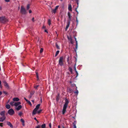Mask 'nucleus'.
<instances>
[{"instance_id": "nucleus-1", "label": "nucleus", "mask_w": 128, "mask_h": 128, "mask_svg": "<svg viewBox=\"0 0 128 128\" xmlns=\"http://www.w3.org/2000/svg\"><path fill=\"white\" fill-rule=\"evenodd\" d=\"M65 102L62 111V114H64L65 113L66 111V108L68 107V104L69 102L67 98L65 99Z\"/></svg>"}, {"instance_id": "nucleus-2", "label": "nucleus", "mask_w": 128, "mask_h": 128, "mask_svg": "<svg viewBox=\"0 0 128 128\" xmlns=\"http://www.w3.org/2000/svg\"><path fill=\"white\" fill-rule=\"evenodd\" d=\"M64 62V57L62 56L60 57L58 61L59 65L61 66H63Z\"/></svg>"}, {"instance_id": "nucleus-3", "label": "nucleus", "mask_w": 128, "mask_h": 128, "mask_svg": "<svg viewBox=\"0 0 128 128\" xmlns=\"http://www.w3.org/2000/svg\"><path fill=\"white\" fill-rule=\"evenodd\" d=\"M8 21V20L4 16L0 17V22L5 23Z\"/></svg>"}, {"instance_id": "nucleus-4", "label": "nucleus", "mask_w": 128, "mask_h": 128, "mask_svg": "<svg viewBox=\"0 0 128 128\" xmlns=\"http://www.w3.org/2000/svg\"><path fill=\"white\" fill-rule=\"evenodd\" d=\"M21 13L23 14H25L26 13V12L25 9L22 6H21L20 10Z\"/></svg>"}, {"instance_id": "nucleus-5", "label": "nucleus", "mask_w": 128, "mask_h": 128, "mask_svg": "<svg viewBox=\"0 0 128 128\" xmlns=\"http://www.w3.org/2000/svg\"><path fill=\"white\" fill-rule=\"evenodd\" d=\"M8 113L10 115L12 116L14 114V111L11 108L8 110Z\"/></svg>"}, {"instance_id": "nucleus-6", "label": "nucleus", "mask_w": 128, "mask_h": 128, "mask_svg": "<svg viewBox=\"0 0 128 128\" xmlns=\"http://www.w3.org/2000/svg\"><path fill=\"white\" fill-rule=\"evenodd\" d=\"M6 116H2L0 117V122H2L6 119Z\"/></svg>"}, {"instance_id": "nucleus-7", "label": "nucleus", "mask_w": 128, "mask_h": 128, "mask_svg": "<svg viewBox=\"0 0 128 128\" xmlns=\"http://www.w3.org/2000/svg\"><path fill=\"white\" fill-rule=\"evenodd\" d=\"M67 24L65 28V30L66 31L69 27L70 23V20H68V22L67 23Z\"/></svg>"}, {"instance_id": "nucleus-8", "label": "nucleus", "mask_w": 128, "mask_h": 128, "mask_svg": "<svg viewBox=\"0 0 128 128\" xmlns=\"http://www.w3.org/2000/svg\"><path fill=\"white\" fill-rule=\"evenodd\" d=\"M3 82L4 84V86L7 88H9V86L6 82L5 81H3Z\"/></svg>"}, {"instance_id": "nucleus-9", "label": "nucleus", "mask_w": 128, "mask_h": 128, "mask_svg": "<svg viewBox=\"0 0 128 128\" xmlns=\"http://www.w3.org/2000/svg\"><path fill=\"white\" fill-rule=\"evenodd\" d=\"M7 124L11 128H13V126L12 124L11 123L9 122H7Z\"/></svg>"}, {"instance_id": "nucleus-10", "label": "nucleus", "mask_w": 128, "mask_h": 128, "mask_svg": "<svg viewBox=\"0 0 128 128\" xmlns=\"http://www.w3.org/2000/svg\"><path fill=\"white\" fill-rule=\"evenodd\" d=\"M5 111H2L0 112V115L2 116H5Z\"/></svg>"}, {"instance_id": "nucleus-11", "label": "nucleus", "mask_w": 128, "mask_h": 128, "mask_svg": "<svg viewBox=\"0 0 128 128\" xmlns=\"http://www.w3.org/2000/svg\"><path fill=\"white\" fill-rule=\"evenodd\" d=\"M21 104V102H14V106H17L18 105L20 104Z\"/></svg>"}, {"instance_id": "nucleus-12", "label": "nucleus", "mask_w": 128, "mask_h": 128, "mask_svg": "<svg viewBox=\"0 0 128 128\" xmlns=\"http://www.w3.org/2000/svg\"><path fill=\"white\" fill-rule=\"evenodd\" d=\"M35 92L34 91H32L30 93V95L29 97L30 98H31L32 95H33L34 93Z\"/></svg>"}, {"instance_id": "nucleus-13", "label": "nucleus", "mask_w": 128, "mask_h": 128, "mask_svg": "<svg viewBox=\"0 0 128 128\" xmlns=\"http://www.w3.org/2000/svg\"><path fill=\"white\" fill-rule=\"evenodd\" d=\"M22 106L21 105H19L17 108H16V109L17 110H20L21 108H22Z\"/></svg>"}, {"instance_id": "nucleus-14", "label": "nucleus", "mask_w": 128, "mask_h": 128, "mask_svg": "<svg viewBox=\"0 0 128 128\" xmlns=\"http://www.w3.org/2000/svg\"><path fill=\"white\" fill-rule=\"evenodd\" d=\"M14 101H18L19 100V99L18 98H14L13 99Z\"/></svg>"}, {"instance_id": "nucleus-15", "label": "nucleus", "mask_w": 128, "mask_h": 128, "mask_svg": "<svg viewBox=\"0 0 128 128\" xmlns=\"http://www.w3.org/2000/svg\"><path fill=\"white\" fill-rule=\"evenodd\" d=\"M68 18L69 19V20H70V21L71 20V16L70 15V14L69 12H68Z\"/></svg>"}, {"instance_id": "nucleus-16", "label": "nucleus", "mask_w": 128, "mask_h": 128, "mask_svg": "<svg viewBox=\"0 0 128 128\" xmlns=\"http://www.w3.org/2000/svg\"><path fill=\"white\" fill-rule=\"evenodd\" d=\"M37 110L34 108L32 112V115H35L36 114V112L37 111Z\"/></svg>"}, {"instance_id": "nucleus-17", "label": "nucleus", "mask_w": 128, "mask_h": 128, "mask_svg": "<svg viewBox=\"0 0 128 128\" xmlns=\"http://www.w3.org/2000/svg\"><path fill=\"white\" fill-rule=\"evenodd\" d=\"M40 105V104H38L37 106H36V107L35 108V109L36 110H38V109L39 108Z\"/></svg>"}, {"instance_id": "nucleus-18", "label": "nucleus", "mask_w": 128, "mask_h": 128, "mask_svg": "<svg viewBox=\"0 0 128 128\" xmlns=\"http://www.w3.org/2000/svg\"><path fill=\"white\" fill-rule=\"evenodd\" d=\"M68 10H70V11L72 10V6L70 4L68 6Z\"/></svg>"}, {"instance_id": "nucleus-19", "label": "nucleus", "mask_w": 128, "mask_h": 128, "mask_svg": "<svg viewBox=\"0 0 128 128\" xmlns=\"http://www.w3.org/2000/svg\"><path fill=\"white\" fill-rule=\"evenodd\" d=\"M6 108L8 109H9L10 108V106L9 104H7L6 106Z\"/></svg>"}, {"instance_id": "nucleus-20", "label": "nucleus", "mask_w": 128, "mask_h": 128, "mask_svg": "<svg viewBox=\"0 0 128 128\" xmlns=\"http://www.w3.org/2000/svg\"><path fill=\"white\" fill-rule=\"evenodd\" d=\"M76 122L75 121L73 123V124L74 126V128H76Z\"/></svg>"}, {"instance_id": "nucleus-21", "label": "nucleus", "mask_w": 128, "mask_h": 128, "mask_svg": "<svg viewBox=\"0 0 128 128\" xmlns=\"http://www.w3.org/2000/svg\"><path fill=\"white\" fill-rule=\"evenodd\" d=\"M46 127V125L45 124H44L41 126V127L42 128H45Z\"/></svg>"}, {"instance_id": "nucleus-22", "label": "nucleus", "mask_w": 128, "mask_h": 128, "mask_svg": "<svg viewBox=\"0 0 128 128\" xmlns=\"http://www.w3.org/2000/svg\"><path fill=\"white\" fill-rule=\"evenodd\" d=\"M14 102H11L10 103V105L12 106H14Z\"/></svg>"}, {"instance_id": "nucleus-23", "label": "nucleus", "mask_w": 128, "mask_h": 128, "mask_svg": "<svg viewBox=\"0 0 128 128\" xmlns=\"http://www.w3.org/2000/svg\"><path fill=\"white\" fill-rule=\"evenodd\" d=\"M60 52V51L59 50H57L56 53V54L55 55V56H56L58 54L59 52Z\"/></svg>"}, {"instance_id": "nucleus-24", "label": "nucleus", "mask_w": 128, "mask_h": 128, "mask_svg": "<svg viewBox=\"0 0 128 128\" xmlns=\"http://www.w3.org/2000/svg\"><path fill=\"white\" fill-rule=\"evenodd\" d=\"M69 70L70 71V72L71 73H72V68L70 67L69 68Z\"/></svg>"}, {"instance_id": "nucleus-25", "label": "nucleus", "mask_w": 128, "mask_h": 128, "mask_svg": "<svg viewBox=\"0 0 128 128\" xmlns=\"http://www.w3.org/2000/svg\"><path fill=\"white\" fill-rule=\"evenodd\" d=\"M68 39L70 40V41H72V38L71 37H69L68 36L67 37Z\"/></svg>"}, {"instance_id": "nucleus-26", "label": "nucleus", "mask_w": 128, "mask_h": 128, "mask_svg": "<svg viewBox=\"0 0 128 128\" xmlns=\"http://www.w3.org/2000/svg\"><path fill=\"white\" fill-rule=\"evenodd\" d=\"M56 48L58 50H60V48L59 46L57 44H56Z\"/></svg>"}, {"instance_id": "nucleus-27", "label": "nucleus", "mask_w": 128, "mask_h": 128, "mask_svg": "<svg viewBox=\"0 0 128 128\" xmlns=\"http://www.w3.org/2000/svg\"><path fill=\"white\" fill-rule=\"evenodd\" d=\"M56 10L55 9H54L52 10V13H55L56 12Z\"/></svg>"}, {"instance_id": "nucleus-28", "label": "nucleus", "mask_w": 128, "mask_h": 128, "mask_svg": "<svg viewBox=\"0 0 128 128\" xmlns=\"http://www.w3.org/2000/svg\"><path fill=\"white\" fill-rule=\"evenodd\" d=\"M48 23L49 25H50L51 24V20H48Z\"/></svg>"}, {"instance_id": "nucleus-29", "label": "nucleus", "mask_w": 128, "mask_h": 128, "mask_svg": "<svg viewBox=\"0 0 128 128\" xmlns=\"http://www.w3.org/2000/svg\"><path fill=\"white\" fill-rule=\"evenodd\" d=\"M39 86V85H36L34 86V88L36 89H37L38 87Z\"/></svg>"}, {"instance_id": "nucleus-30", "label": "nucleus", "mask_w": 128, "mask_h": 128, "mask_svg": "<svg viewBox=\"0 0 128 128\" xmlns=\"http://www.w3.org/2000/svg\"><path fill=\"white\" fill-rule=\"evenodd\" d=\"M77 87H76V91L74 92V93L75 94H78V90H76Z\"/></svg>"}, {"instance_id": "nucleus-31", "label": "nucleus", "mask_w": 128, "mask_h": 128, "mask_svg": "<svg viewBox=\"0 0 128 128\" xmlns=\"http://www.w3.org/2000/svg\"><path fill=\"white\" fill-rule=\"evenodd\" d=\"M30 5L29 4H28L27 5V9L28 10L30 8Z\"/></svg>"}, {"instance_id": "nucleus-32", "label": "nucleus", "mask_w": 128, "mask_h": 128, "mask_svg": "<svg viewBox=\"0 0 128 128\" xmlns=\"http://www.w3.org/2000/svg\"><path fill=\"white\" fill-rule=\"evenodd\" d=\"M26 102H27L29 104L30 106H32V104L30 101L28 100V101Z\"/></svg>"}, {"instance_id": "nucleus-33", "label": "nucleus", "mask_w": 128, "mask_h": 128, "mask_svg": "<svg viewBox=\"0 0 128 128\" xmlns=\"http://www.w3.org/2000/svg\"><path fill=\"white\" fill-rule=\"evenodd\" d=\"M43 49L42 48H41L40 49V53H41L43 51Z\"/></svg>"}, {"instance_id": "nucleus-34", "label": "nucleus", "mask_w": 128, "mask_h": 128, "mask_svg": "<svg viewBox=\"0 0 128 128\" xmlns=\"http://www.w3.org/2000/svg\"><path fill=\"white\" fill-rule=\"evenodd\" d=\"M20 121L22 122V123H24V120L22 118L21 119Z\"/></svg>"}, {"instance_id": "nucleus-35", "label": "nucleus", "mask_w": 128, "mask_h": 128, "mask_svg": "<svg viewBox=\"0 0 128 128\" xmlns=\"http://www.w3.org/2000/svg\"><path fill=\"white\" fill-rule=\"evenodd\" d=\"M22 113L21 112H20L18 113V115L19 116H21L22 115Z\"/></svg>"}, {"instance_id": "nucleus-36", "label": "nucleus", "mask_w": 128, "mask_h": 128, "mask_svg": "<svg viewBox=\"0 0 128 128\" xmlns=\"http://www.w3.org/2000/svg\"><path fill=\"white\" fill-rule=\"evenodd\" d=\"M68 91L69 92H72V90L71 89L69 88L68 90Z\"/></svg>"}, {"instance_id": "nucleus-37", "label": "nucleus", "mask_w": 128, "mask_h": 128, "mask_svg": "<svg viewBox=\"0 0 128 128\" xmlns=\"http://www.w3.org/2000/svg\"><path fill=\"white\" fill-rule=\"evenodd\" d=\"M59 7V6H56L54 8L56 10H57V9H58V8Z\"/></svg>"}, {"instance_id": "nucleus-38", "label": "nucleus", "mask_w": 128, "mask_h": 128, "mask_svg": "<svg viewBox=\"0 0 128 128\" xmlns=\"http://www.w3.org/2000/svg\"><path fill=\"white\" fill-rule=\"evenodd\" d=\"M42 111V110H40L38 111L37 112L38 114H39Z\"/></svg>"}, {"instance_id": "nucleus-39", "label": "nucleus", "mask_w": 128, "mask_h": 128, "mask_svg": "<svg viewBox=\"0 0 128 128\" xmlns=\"http://www.w3.org/2000/svg\"><path fill=\"white\" fill-rule=\"evenodd\" d=\"M40 126L38 125V126H37L36 127V128H40Z\"/></svg>"}, {"instance_id": "nucleus-40", "label": "nucleus", "mask_w": 128, "mask_h": 128, "mask_svg": "<svg viewBox=\"0 0 128 128\" xmlns=\"http://www.w3.org/2000/svg\"><path fill=\"white\" fill-rule=\"evenodd\" d=\"M76 77H77L78 75V73L77 72V71H76Z\"/></svg>"}, {"instance_id": "nucleus-41", "label": "nucleus", "mask_w": 128, "mask_h": 128, "mask_svg": "<svg viewBox=\"0 0 128 128\" xmlns=\"http://www.w3.org/2000/svg\"><path fill=\"white\" fill-rule=\"evenodd\" d=\"M76 24H78V21L77 19V17H76Z\"/></svg>"}, {"instance_id": "nucleus-42", "label": "nucleus", "mask_w": 128, "mask_h": 128, "mask_svg": "<svg viewBox=\"0 0 128 128\" xmlns=\"http://www.w3.org/2000/svg\"><path fill=\"white\" fill-rule=\"evenodd\" d=\"M76 2L77 4H78V0H76Z\"/></svg>"}, {"instance_id": "nucleus-43", "label": "nucleus", "mask_w": 128, "mask_h": 128, "mask_svg": "<svg viewBox=\"0 0 128 128\" xmlns=\"http://www.w3.org/2000/svg\"><path fill=\"white\" fill-rule=\"evenodd\" d=\"M36 75L37 78H38V73L37 72H36Z\"/></svg>"}, {"instance_id": "nucleus-44", "label": "nucleus", "mask_w": 128, "mask_h": 128, "mask_svg": "<svg viewBox=\"0 0 128 128\" xmlns=\"http://www.w3.org/2000/svg\"><path fill=\"white\" fill-rule=\"evenodd\" d=\"M49 126L50 128H51V124L50 123L49 124Z\"/></svg>"}, {"instance_id": "nucleus-45", "label": "nucleus", "mask_w": 128, "mask_h": 128, "mask_svg": "<svg viewBox=\"0 0 128 128\" xmlns=\"http://www.w3.org/2000/svg\"><path fill=\"white\" fill-rule=\"evenodd\" d=\"M3 123H0V126L1 127H2L3 126L2 124Z\"/></svg>"}, {"instance_id": "nucleus-46", "label": "nucleus", "mask_w": 128, "mask_h": 128, "mask_svg": "<svg viewBox=\"0 0 128 128\" xmlns=\"http://www.w3.org/2000/svg\"><path fill=\"white\" fill-rule=\"evenodd\" d=\"M3 92L4 94H7V93L5 91H4Z\"/></svg>"}, {"instance_id": "nucleus-47", "label": "nucleus", "mask_w": 128, "mask_h": 128, "mask_svg": "<svg viewBox=\"0 0 128 128\" xmlns=\"http://www.w3.org/2000/svg\"><path fill=\"white\" fill-rule=\"evenodd\" d=\"M34 18H32V21L33 22H34Z\"/></svg>"}, {"instance_id": "nucleus-48", "label": "nucleus", "mask_w": 128, "mask_h": 128, "mask_svg": "<svg viewBox=\"0 0 128 128\" xmlns=\"http://www.w3.org/2000/svg\"><path fill=\"white\" fill-rule=\"evenodd\" d=\"M78 48V44H76V49H77Z\"/></svg>"}, {"instance_id": "nucleus-49", "label": "nucleus", "mask_w": 128, "mask_h": 128, "mask_svg": "<svg viewBox=\"0 0 128 128\" xmlns=\"http://www.w3.org/2000/svg\"><path fill=\"white\" fill-rule=\"evenodd\" d=\"M75 40L76 41V44H78V43H77V41L76 40V38H75Z\"/></svg>"}, {"instance_id": "nucleus-50", "label": "nucleus", "mask_w": 128, "mask_h": 128, "mask_svg": "<svg viewBox=\"0 0 128 128\" xmlns=\"http://www.w3.org/2000/svg\"><path fill=\"white\" fill-rule=\"evenodd\" d=\"M24 98V100H25L26 101H28V100H27V99H26V98Z\"/></svg>"}, {"instance_id": "nucleus-51", "label": "nucleus", "mask_w": 128, "mask_h": 128, "mask_svg": "<svg viewBox=\"0 0 128 128\" xmlns=\"http://www.w3.org/2000/svg\"><path fill=\"white\" fill-rule=\"evenodd\" d=\"M29 13H32V11L30 10L29 11Z\"/></svg>"}, {"instance_id": "nucleus-52", "label": "nucleus", "mask_w": 128, "mask_h": 128, "mask_svg": "<svg viewBox=\"0 0 128 128\" xmlns=\"http://www.w3.org/2000/svg\"><path fill=\"white\" fill-rule=\"evenodd\" d=\"M6 2H8L9 1V0H5Z\"/></svg>"}, {"instance_id": "nucleus-53", "label": "nucleus", "mask_w": 128, "mask_h": 128, "mask_svg": "<svg viewBox=\"0 0 128 128\" xmlns=\"http://www.w3.org/2000/svg\"><path fill=\"white\" fill-rule=\"evenodd\" d=\"M34 119L35 120H36V121H37V119H36V118H34Z\"/></svg>"}, {"instance_id": "nucleus-54", "label": "nucleus", "mask_w": 128, "mask_h": 128, "mask_svg": "<svg viewBox=\"0 0 128 128\" xmlns=\"http://www.w3.org/2000/svg\"><path fill=\"white\" fill-rule=\"evenodd\" d=\"M45 28V26H43L42 28Z\"/></svg>"}, {"instance_id": "nucleus-55", "label": "nucleus", "mask_w": 128, "mask_h": 128, "mask_svg": "<svg viewBox=\"0 0 128 128\" xmlns=\"http://www.w3.org/2000/svg\"><path fill=\"white\" fill-rule=\"evenodd\" d=\"M74 70H75V72H76V68L75 67H74Z\"/></svg>"}, {"instance_id": "nucleus-56", "label": "nucleus", "mask_w": 128, "mask_h": 128, "mask_svg": "<svg viewBox=\"0 0 128 128\" xmlns=\"http://www.w3.org/2000/svg\"><path fill=\"white\" fill-rule=\"evenodd\" d=\"M22 125L23 126H24L25 125L24 123H22Z\"/></svg>"}, {"instance_id": "nucleus-57", "label": "nucleus", "mask_w": 128, "mask_h": 128, "mask_svg": "<svg viewBox=\"0 0 128 128\" xmlns=\"http://www.w3.org/2000/svg\"><path fill=\"white\" fill-rule=\"evenodd\" d=\"M45 32H48V31L46 30H45L44 31Z\"/></svg>"}, {"instance_id": "nucleus-58", "label": "nucleus", "mask_w": 128, "mask_h": 128, "mask_svg": "<svg viewBox=\"0 0 128 128\" xmlns=\"http://www.w3.org/2000/svg\"><path fill=\"white\" fill-rule=\"evenodd\" d=\"M58 128H60V126L58 125Z\"/></svg>"}, {"instance_id": "nucleus-59", "label": "nucleus", "mask_w": 128, "mask_h": 128, "mask_svg": "<svg viewBox=\"0 0 128 128\" xmlns=\"http://www.w3.org/2000/svg\"><path fill=\"white\" fill-rule=\"evenodd\" d=\"M2 9V8L1 6H0V10Z\"/></svg>"}, {"instance_id": "nucleus-60", "label": "nucleus", "mask_w": 128, "mask_h": 128, "mask_svg": "<svg viewBox=\"0 0 128 128\" xmlns=\"http://www.w3.org/2000/svg\"><path fill=\"white\" fill-rule=\"evenodd\" d=\"M32 102H34V100H32Z\"/></svg>"}, {"instance_id": "nucleus-61", "label": "nucleus", "mask_w": 128, "mask_h": 128, "mask_svg": "<svg viewBox=\"0 0 128 128\" xmlns=\"http://www.w3.org/2000/svg\"><path fill=\"white\" fill-rule=\"evenodd\" d=\"M40 101H41V102H42V98L41 99Z\"/></svg>"}, {"instance_id": "nucleus-62", "label": "nucleus", "mask_w": 128, "mask_h": 128, "mask_svg": "<svg viewBox=\"0 0 128 128\" xmlns=\"http://www.w3.org/2000/svg\"><path fill=\"white\" fill-rule=\"evenodd\" d=\"M70 42L72 44V41H70Z\"/></svg>"}, {"instance_id": "nucleus-63", "label": "nucleus", "mask_w": 128, "mask_h": 128, "mask_svg": "<svg viewBox=\"0 0 128 128\" xmlns=\"http://www.w3.org/2000/svg\"><path fill=\"white\" fill-rule=\"evenodd\" d=\"M37 123H38V121L37 120Z\"/></svg>"}, {"instance_id": "nucleus-64", "label": "nucleus", "mask_w": 128, "mask_h": 128, "mask_svg": "<svg viewBox=\"0 0 128 128\" xmlns=\"http://www.w3.org/2000/svg\"><path fill=\"white\" fill-rule=\"evenodd\" d=\"M63 128H65L64 126L63 127Z\"/></svg>"}]
</instances>
